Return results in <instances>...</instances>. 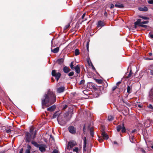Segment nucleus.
I'll return each instance as SVG.
<instances>
[{
  "label": "nucleus",
  "instance_id": "obj_1",
  "mask_svg": "<svg viewBox=\"0 0 153 153\" xmlns=\"http://www.w3.org/2000/svg\"><path fill=\"white\" fill-rule=\"evenodd\" d=\"M56 101V96L53 92L49 91L47 94H45L42 99V108L44 106L48 107Z\"/></svg>",
  "mask_w": 153,
  "mask_h": 153
},
{
  "label": "nucleus",
  "instance_id": "obj_2",
  "mask_svg": "<svg viewBox=\"0 0 153 153\" xmlns=\"http://www.w3.org/2000/svg\"><path fill=\"white\" fill-rule=\"evenodd\" d=\"M77 144L76 142L74 140L69 141L68 143L66 148L68 149H70Z\"/></svg>",
  "mask_w": 153,
  "mask_h": 153
},
{
  "label": "nucleus",
  "instance_id": "obj_3",
  "mask_svg": "<svg viewBox=\"0 0 153 153\" xmlns=\"http://www.w3.org/2000/svg\"><path fill=\"white\" fill-rule=\"evenodd\" d=\"M52 76H55V78L57 81H58L61 76V74L60 73H56V70H52Z\"/></svg>",
  "mask_w": 153,
  "mask_h": 153
},
{
  "label": "nucleus",
  "instance_id": "obj_4",
  "mask_svg": "<svg viewBox=\"0 0 153 153\" xmlns=\"http://www.w3.org/2000/svg\"><path fill=\"white\" fill-rule=\"evenodd\" d=\"M121 129L122 130L121 131L122 133L126 132V129L123 123L121 125H118L117 127V131L119 132Z\"/></svg>",
  "mask_w": 153,
  "mask_h": 153
},
{
  "label": "nucleus",
  "instance_id": "obj_5",
  "mask_svg": "<svg viewBox=\"0 0 153 153\" xmlns=\"http://www.w3.org/2000/svg\"><path fill=\"white\" fill-rule=\"evenodd\" d=\"M30 132L31 133L32 135H33V138L34 139L35 137V135L36 134V130H34V128L32 126L30 127Z\"/></svg>",
  "mask_w": 153,
  "mask_h": 153
},
{
  "label": "nucleus",
  "instance_id": "obj_6",
  "mask_svg": "<svg viewBox=\"0 0 153 153\" xmlns=\"http://www.w3.org/2000/svg\"><path fill=\"white\" fill-rule=\"evenodd\" d=\"M69 131L72 134H75L76 132L75 128L73 126L69 127L68 128Z\"/></svg>",
  "mask_w": 153,
  "mask_h": 153
},
{
  "label": "nucleus",
  "instance_id": "obj_7",
  "mask_svg": "<svg viewBox=\"0 0 153 153\" xmlns=\"http://www.w3.org/2000/svg\"><path fill=\"white\" fill-rule=\"evenodd\" d=\"M26 140L27 142H30L31 140V135L28 132H27L26 135Z\"/></svg>",
  "mask_w": 153,
  "mask_h": 153
},
{
  "label": "nucleus",
  "instance_id": "obj_8",
  "mask_svg": "<svg viewBox=\"0 0 153 153\" xmlns=\"http://www.w3.org/2000/svg\"><path fill=\"white\" fill-rule=\"evenodd\" d=\"M65 89L64 86H62L57 88V91L59 93H61L63 92Z\"/></svg>",
  "mask_w": 153,
  "mask_h": 153
},
{
  "label": "nucleus",
  "instance_id": "obj_9",
  "mask_svg": "<svg viewBox=\"0 0 153 153\" xmlns=\"http://www.w3.org/2000/svg\"><path fill=\"white\" fill-rule=\"evenodd\" d=\"M104 24L102 21H99L98 22L97 27H100V28H101L102 27L104 26Z\"/></svg>",
  "mask_w": 153,
  "mask_h": 153
},
{
  "label": "nucleus",
  "instance_id": "obj_10",
  "mask_svg": "<svg viewBox=\"0 0 153 153\" xmlns=\"http://www.w3.org/2000/svg\"><path fill=\"white\" fill-rule=\"evenodd\" d=\"M39 150L42 152H44L45 151V146L43 145H41L39 147Z\"/></svg>",
  "mask_w": 153,
  "mask_h": 153
},
{
  "label": "nucleus",
  "instance_id": "obj_11",
  "mask_svg": "<svg viewBox=\"0 0 153 153\" xmlns=\"http://www.w3.org/2000/svg\"><path fill=\"white\" fill-rule=\"evenodd\" d=\"M102 135L104 139L107 140L108 138V135L104 131L102 132Z\"/></svg>",
  "mask_w": 153,
  "mask_h": 153
},
{
  "label": "nucleus",
  "instance_id": "obj_12",
  "mask_svg": "<svg viewBox=\"0 0 153 153\" xmlns=\"http://www.w3.org/2000/svg\"><path fill=\"white\" fill-rule=\"evenodd\" d=\"M63 70L65 73H67L70 71V69L69 68L65 66L63 68Z\"/></svg>",
  "mask_w": 153,
  "mask_h": 153
},
{
  "label": "nucleus",
  "instance_id": "obj_13",
  "mask_svg": "<svg viewBox=\"0 0 153 153\" xmlns=\"http://www.w3.org/2000/svg\"><path fill=\"white\" fill-rule=\"evenodd\" d=\"M74 68L75 69L76 72V73L77 74H79L80 73V70L79 65H77Z\"/></svg>",
  "mask_w": 153,
  "mask_h": 153
},
{
  "label": "nucleus",
  "instance_id": "obj_14",
  "mask_svg": "<svg viewBox=\"0 0 153 153\" xmlns=\"http://www.w3.org/2000/svg\"><path fill=\"white\" fill-rule=\"evenodd\" d=\"M56 108V106L55 105H53L50 107L47 108V110L49 111H53Z\"/></svg>",
  "mask_w": 153,
  "mask_h": 153
},
{
  "label": "nucleus",
  "instance_id": "obj_15",
  "mask_svg": "<svg viewBox=\"0 0 153 153\" xmlns=\"http://www.w3.org/2000/svg\"><path fill=\"white\" fill-rule=\"evenodd\" d=\"M86 144H87L86 138V137H85L84 140V145H83V150H84V151H86L85 148L86 147Z\"/></svg>",
  "mask_w": 153,
  "mask_h": 153
},
{
  "label": "nucleus",
  "instance_id": "obj_16",
  "mask_svg": "<svg viewBox=\"0 0 153 153\" xmlns=\"http://www.w3.org/2000/svg\"><path fill=\"white\" fill-rule=\"evenodd\" d=\"M115 6L117 7L122 8L124 7L123 5L122 4L117 3L115 5Z\"/></svg>",
  "mask_w": 153,
  "mask_h": 153
},
{
  "label": "nucleus",
  "instance_id": "obj_17",
  "mask_svg": "<svg viewBox=\"0 0 153 153\" xmlns=\"http://www.w3.org/2000/svg\"><path fill=\"white\" fill-rule=\"evenodd\" d=\"M129 137L130 140L132 143H135V139L134 138V136H133V135H131V136H130Z\"/></svg>",
  "mask_w": 153,
  "mask_h": 153
},
{
  "label": "nucleus",
  "instance_id": "obj_18",
  "mask_svg": "<svg viewBox=\"0 0 153 153\" xmlns=\"http://www.w3.org/2000/svg\"><path fill=\"white\" fill-rule=\"evenodd\" d=\"M132 85L130 86H128L127 87V92L130 93L131 92Z\"/></svg>",
  "mask_w": 153,
  "mask_h": 153
},
{
  "label": "nucleus",
  "instance_id": "obj_19",
  "mask_svg": "<svg viewBox=\"0 0 153 153\" xmlns=\"http://www.w3.org/2000/svg\"><path fill=\"white\" fill-rule=\"evenodd\" d=\"M139 10L141 11H146L148 10V8L146 7H140L139 8Z\"/></svg>",
  "mask_w": 153,
  "mask_h": 153
},
{
  "label": "nucleus",
  "instance_id": "obj_20",
  "mask_svg": "<svg viewBox=\"0 0 153 153\" xmlns=\"http://www.w3.org/2000/svg\"><path fill=\"white\" fill-rule=\"evenodd\" d=\"M27 149L25 150V153H30V150L31 147L30 145H28L27 146Z\"/></svg>",
  "mask_w": 153,
  "mask_h": 153
},
{
  "label": "nucleus",
  "instance_id": "obj_21",
  "mask_svg": "<svg viewBox=\"0 0 153 153\" xmlns=\"http://www.w3.org/2000/svg\"><path fill=\"white\" fill-rule=\"evenodd\" d=\"M64 59L63 58H61L60 59H58L57 61V62L59 64H62L64 62Z\"/></svg>",
  "mask_w": 153,
  "mask_h": 153
},
{
  "label": "nucleus",
  "instance_id": "obj_22",
  "mask_svg": "<svg viewBox=\"0 0 153 153\" xmlns=\"http://www.w3.org/2000/svg\"><path fill=\"white\" fill-rule=\"evenodd\" d=\"M141 19H138L137 20V21L134 23L135 26H136L139 25L140 26V23L141 22Z\"/></svg>",
  "mask_w": 153,
  "mask_h": 153
},
{
  "label": "nucleus",
  "instance_id": "obj_23",
  "mask_svg": "<svg viewBox=\"0 0 153 153\" xmlns=\"http://www.w3.org/2000/svg\"><path fill=\"white\" fill-rule=\"evenodd\" d=\"M59 48L58 47H57L54 49L52 50V51L54 53H56L59 51Z\"/></svg>",
  "mask_w": 153,
  "mask_h": 153
},
{
  "label": "nucleus",
  "instance_id": "obj_24",
  "mask_svg": "<svg viewBox=\"0 0 153 153\" xmlns=\"http://www.w3.org/2000/svg\"><path fill=\"white\" fill-rule=\"evenodd\" d=\"M149 97L151 99H153V90L151 91L149 93Z\"/></svg>",
  "mask_w": 153,
  "mask_h": 153
},
{
  "label": "nucleus",
  "instance_id": "obj_25",
  "mask_svg": "<svg viewBox=\"0 0 153 153\" xmlns=\"http://www.w3.org/2000/svg\"><path fill=\"white\" fill-rule=\"evenodd\" d=\"M74 53L75 55L76 56L79 55V49H76L75 50Z\"/></svg>",
  "mask_w": 153,
  "mask_h": 153
},
{
  "label": "nucleus",
  "instance_id": "obj_26",
  "mask_svg": "<svg viewBox=\"0 0 153 153\" xmlns=\"http://www.w3.org/2000/svg\"><path fill=\"white\" fill-rule=\"evenodd\" d=\"M73 151L78 153L79 152V148L76 147L74 148L73 149Z\"/></svg>",
  "mask_w": 153,
  "mask_h": 153
},
{
  "label": "nucleus",
  "instance_id": "obj_27",
  "mask_svg": "<svg viewBox=\"0 0 153 153\" xmlns=\"http://www.w3.org/2000/svg\"><path fill=\"white\" fill-rule=\"evenodd\" d=\"M31 143L33 144L36 147H39V145L36 142L34 141H32L31 142Z\"/></svg>",
  "mask_w": 153,
  "mask_h": 153
},
{
  "label": "nucleus",
  "instance_id": "obj_28",
  "mask_svg": "<svg viewBox=\"0 0 153 153\" xmlns=\"http://www.w3.org/2000/svg\"><path fill=\"white\" fill-rule=\"evenodd\" d=\"M132 73L131 72V71L129 72V73L128 74V76L126 77V78H131V75Z\"/></svg>",
  "mask_w": 153,
  "mask_h": 153
},
{
  "label": "nucleus",
  "instance_id": "obj_29",
  "mask_svg": "<svg viewBox=\"0 0 153 153\" xmlns=\"http://www.w3.org/2000/svg\"><path fill=\"white\" fill-rule=\"evenodd\" d=\"M96 82L99 84H102V81L101 79H96Z\"/></svg>",
  "mask_w": 153,
  "mask_h": 153
},
{
  "label": "nucleus",
  "instance_id": "obj_30",
  "mask_svg": "<svg viewBox=\"0 0 153 153\" xmlns=\"http://www.w3.org/2000/svg\"><path fill=\"white\" fill-rule=\"evenodd\" d=\"M108 120L109 121H111L113 120V117L112 116H109L108 117Z\"/></svg>",
  "mask_w": 153,
  "mask_h": 153
},
{
  "label": "nucleus",
  "instance_id": "obj_31",
  "mask_svg": "<svg viewBox=\"0 0 153 153\" xmlns=\"http://www.w3.org/2000/svg\"><path fill=\"white\" fill-rule=\"evenodd\" d=\"M90 40H88V41L87 42V44L86 45V47L87 48V49L88 51V48H89V42Z\"/></svg>",
  "mask_w": 153,
  "mask_h": 153
},
{
  "label": "nucleus",
  "instance_id": "obj_32",
  "mask_svg": "<svg viewBox=\"0 0 153 153\" xmlns=\"http://www.w3.org/2000/svg\"><path fill=\"white\" fill-rule=\"evenodd\" d=\"M70 26V24L69 23L67 25H66L64 27V29L66 30V29H68L69 27Z\"/></svg>",
  "mask_w": 153,
  "mask_h": 153
},
{
  "label": "nucleus",
  "instance_id": "obj_33",
  "mask_svg": "<svg viewBox=\"0 0 153 153\" xmlns=\"http://www.w3.org/2000/svg\"><path fill=\"white\" fill-rule=\"evenodd\" d=\"M140 17L144 19L145 20H147L149 19V18L148 17H146V16H140Z\"/></svg>",
  "mask_w": 153,
  "mask_h": 153
},
{
  "label": "nucleus",
  "instance_id": "obj_34",
  "mask_svg": "<svg viewBox=\"0 0 153 153\" xmlns=\"http://www.w3.org/2000/svg\"><path fill=\"white\" fill-rule=\"evenodd\" d=\"M90 134L91 136L93 137L94 135V132L93 131V128H91L90 129Z\"/></svg>",
  "mask_w": 153,
  "mask_h": 153
},
{
  "label": "nucleus",
  "instance_id": "obj_35",
  "mask_svg": "<svg viewBox=\"0 0 153 153\" xmlns=\"http://www.w3.org/2000/svg\"><path fill=\"white\" fill-rule=\"evenodd\" d=\"M6 132L7 133L10 134L11 133V130H10V129H8V128L7 129H6Z\"/></svg>",
  "mask_w": 153,
  "mask_h": 153
},
{
  "label": "nucleus",
  "instance_id": "obj_36",
  "mask_svg": "<svg viewBox=\"0 0 153 153\" xmlns=\"http://www.w3.org/2000/svg\"><path fill=\"white\" fill-rule=\"evenodd\" d=\"M70 66V67L71 68V69L73 70V68H74L73 67L74 65H73V62H71Z\"/></svg>",
  "mask_w": 153,
  "mask_h": 153
},
{
  "label": "nucleus",
  "instance_id": "obj_37",
  "mask_svg": "<svg viewBox=\"0 0 153 153\" xmlns=\"http://www.w3.org/2000/svg\"><path fill=\"white\" fill-rule=\"evenodd\" d=\"M74 74V72L73 71H72L70 72L69 73L68 75L69 76H73Z\"/></svg>",
  "mask_w": 153,
  "mask_h": 153
},
{
  "label": "nucleus",
  "instance_id": "obj_38",
  "mask_svg": "<svg viewBox=\"0 0 153 153\" xmlns=\"http://www.w3.org/2000/svg\"><path fill=\"white\" fill-rule=\"evenodd\" d=\"M148 22H149L148 21L142 22H141V23H140V24L143 25V24H147L148 23Z\"/></svg>",
  "mask_w": 153,
  "mask_h": 153
},
{
  "label": "nucleus",
  "instance_id": "obj_39",
  "mask_svg": "<svg viewBox=\"0 0 153 153\" xmlns=\"http://www.w3.org/2000/svg\"><path fill=\"white\" fill-rule=\"evenodd\" d=\"M148 2L149 4H153V0H149L148 1Z\"/></svg>",
  "mask_w": 153,
  "mask_h": 153
},
{
  "label": "nucleus",
  "instance_id": "obj_40",
  "mask_svg": "<svg viewBox=\"0 0 153 153\" xmlns=\"http://www.w3.org/2000/svg\"><path fill=\"white\" fill-rule=\"evenodd\" d=\"M137 130L136 129H134L131 132H130V133L131 135H132V133H134Z\"/></svg>",
  "mask_w": 153,
  "mask_h": 153
},
{
  "label": "nucleus",
  "instance_id": "obj_41",
  "mask_svg": "<svg viewBox=\"0 0 153 153\" xmlns=\"http://www.w3.org/2000/svg\"><path fill=\"white\" fill-rule=\"evenodd\" d=\"M91 63V66L92 68L94 70H95V68H94V67L92 63L91 62H90Z\"/></svg>",
  "mask_w": 153,
  "mask_h": 153
},
{
  "label": "nucleus",
  "instance_id": "obj_42",
  "mask_svg": "<svg viewBox=\"0 0 153 153\" xmlns=\"http://www.w3.org/2000/svg\"><path fill=\"white\" fill-rule=\"evenodd\" d=\"M85 82V81L84 80H82L80 82V84H83Z\"/></svg>",
  "mask_w": 153,
  "mask_h": 153
},
{
  "label": "nucleus",
  "instance_id": "obj_43",
  "mask_svg": "<svg viewBox=\"0 0 153 153\" xmlns=\"http://www.w3.org/2000/svg\"><path fill=\"white\" fill-rule=\"evenodd\" d=\"M149 37H150L151 38H153V34H152L151 33H150L149 34Z\"/></svg>",
  "mask_w": 153,
  "mask_h": 153
},
{
  "label": "nucleus",
  "instance_id": "obj_44",
  "mask_svg": "<svg viewBox=\"0 0 153 153\" xmlns=\"http://www.w3.org/2000/svg\"><path fill=\"white\" fill-rule=\"evenodd\" d=\"M140 151L143 153H146L145 151L142 148L140 149Z\"/></svg>",
  "mask_w": 153,
  "mask_h": 153
},
{
  "label": "nucleus",
  "instance_id": "obj_45",
  "mask_svg": "<svg viewBox=\"0 0 153 153\" xmlns=\"http://www.w3.org/2000/svg\"><path fill=\"white\" fill-rule=\"evenodd\" d=\"M140 26H141L144 27H147V25H143L142 24H140Z\"/></svg>",
  "mask_w": 153,
  "mask_h": 153
},
{
  "label": "nucleus",
  "instance_id": "obj_46",
  "mask_svg": "<svg viewBox=\"0 0 153 153\" xmlns=\"http://www.w3.org/2000/svg\"><path fill=\"white\" fill-rule=\"evenodd\" d=\"M117 88V86H114L112 88V91H114Z\"/></svg>",
  "mask_w": 153,
  "mask_h": 153
},
{
  "label": "nucleus",
  "instance_id": "obj_47",
  "mask_svg": "<svg viewBox=\"0 0 153 153\" xmlns=\"http://www.w3.org/2000/svg\"><path fill=\"white\" fill-rule=\"evenodd\" d=\"M53 153H58V151L56 149H55L53 151Z\"/></svg>",
  "mask_w": 153,
  "mask_h": 153
},
{
  "label": "nucleus",
  "instance_id": "obj_48",
  "mask_svg": "<svg viewBox=\"0 0 153 153\" xmlns=\"http://www.w3.org/2000/svg\"><path fill=\"white\" fill-rule=\"evenodd\" d=\"M114 7V5L113 4H111L110 8L111 9L113 8Z\"/></svg>",
  "mask_w": 153,
  "mask_h": 153
},
{
  "label": "nucleus",
  "instance_id": "obj_49",
  "mask_svg": "<svg viewBox=\"0 0 153 153\" xmlns=\"http://www.w3.org/2000/svg\"><path fill=\"white\" fill-rule=\"evenodd\" d=\"M85 15H86V13H84L83 14V15H82V19H83L84 18L85 16Z\"/></svg>",
  "mask_w": 153,
  "mask_h": 153
},
{
  "label": "nucleus",
  "instance_id": "obj_50",
  "mask_svg": "<svg viewBox=\"0 0 153 153\" xmlns=\"http://www.w3.org/2000/svg\"><path fill=\"white\" fill-rule=\"evenodd\" d=\"M148 107L149 108L153 109V107L152 105L150 104L148 106Z\"/></svg>",
  "mask_w": 153,
  "mask_h": 153
},
{
  "label": "nucleus",
  "instance_id": "obj_51",
  "mask_svg": "<svg viewBox=\"0 0 153 153\" xmlns=\"http://www.w3.org/2000/svg\"><path fill=\"white\" fill-rule=\"evenodd\" d=\"M87 61L88 62V65H91V63L90 62H91V61H90V60H87Z\"/></svg>",
  "mask_w": 153,
  "mask_h": 153
},
{
  "label": "nucleus",
  "instance_id": "obj_52",
  "mask_svg": "<svg viewBox=\"0 0 153 153\" xmlns=\"http://www.w3.org/2000/svg\"><path fill=\"white\" fill-rule=\"evenodd\" d=\"M150 74L151 75L153 76V70H151L150 71Z\"/></svg>",
  "mask_w": 153,
  "mask_h": 153
},
{
  "label": "nucleus",
  "instance_id": "obj_53",
  "mask_svg": "<svg viewBox=\"0 0 153 153\" xmlns=\"http://www.w3.org/2000/svg\"><path fill=\"white\" fill-rule=\"evenodd\" d=\"M23 151V149L22 148L20 150L19 153H22Z\"/></svg>",
  "mask_w": 153,
  "mask_h": 153
},
{
  "label": "nucleus",
  "instance_id": "obj_54",
  "mask_svg": "<svg viewBox=\"0 0 153 153\" xmlns=\"http://www.w3.org/2000/svg\"><path fill=\"white\" fill-rule=\"evenodd\" d=\"M68 107V106L67 105H65L63 109H65L67 107Z\"/></svg>",
  "mask_w": 153,
  "mask_h": 153
},
{
  "label": "nucleus",
  "instance_id": "obj_55",
  "mask_svg": "<svg viewBox=\"0 0 153 153\" xmlns=\"http://www.w3.org/2000/svg\"><path fill=\"white\" fill-rule=\"evenodd\" d=\"M99 141L101 142L103 141V139H100L99 140Z\"/></svg>",
  "mask_w": 153,
  "mask_h": 153
},
{
  "label": "nucleus",
  "instance_id": "obj_56",
  "mask_svg": "<svg viewBox=\"0 0 153 153\" xmlns=\"http://www.w3.org/2000/svg\"><path fill=\"white\" fill-rule=\"evenodd\" d=\"M120 83H121V82H117V85H119V84H120Z\"/></svg>",
  "mask_w": 153,
  "mask_h": 153
},
{
  "label": "nucleus",
  "instance_id": "obj_57",
  "mask_svg": "<svg viewBox=\"0 0 153 153\" xmlns=\"http://www.w3.org/2000/svg\"><path fill=\"white\" fill-rule=\"evenodd\" d=\"M50 137L51 138H52L53 140H54V138H53V137L52 136V135H50Z\"/></svg>",
  "mask_w": 153,
  "mask_h": 153
},
{
  "label": "nucleus",
  "instance_id": "obj_58",
  "mask_svg": "<svg viewBox=\"0 0 153 153\" xmlns=\"http://www.w3.org/2000/svg\"><path fill=\"white\" fill-rule=\"evenodd\" d=\"M138 107H139V108H141V107H142L141 105H138Z\"/></svg>",
  "mask_w": 153,
  "mask_h": 153
},
{
  "label": "nucleus",
  "instance_id": "obj_59",
  "mask_svg": "<svg viewBox=\"0 0 153 153\" xmlns=\"http://www.w3.org/2000/svg\"><path fill=\"white\" fill-rule=\"evenodd\" d=\"M149 54L150 56H152V53H149Z\"/></svg>",
  "mask_w": 153,
  "mask_h": 153
},
{
  "label": "nucleus",
  "instance_id": "obj_60",
  "mask_svg": "<svg viewBox=\"0 0 153 153\" xmlns=\"http://www.w3.org/2000/svg\"><path fill=\"white\" fill-rule=\"evenodd\" d=\"M151 147L153 149V144L152 145V146H151Z\"/></svg>",
  "mask_w": 153,
  "mask_h": 153
},
{
  "label": "nucleus",
  "instance_id": "obj_61",
  "mask_svg": "<svg viewBox=\"0 0 153 153\" xmlns=\"http://www.w3.org/2000/svg\"><path fill=\"white\" fill-rule=\"evenodd\" d=\"M114 144H117V143L116 141H114Z\"/></svg>",
  "mask_w": 153,
  "mask_h": 153
},
{
  "label": "nucleus",
  "instance_id": "obj_62",
  "mask_svg": "<svg viewBox=\"0 0 153 153\" xmlns=\"http://www.w3.org/2000/svg\"><path fill=\"white\" fill-rule=\"evenodd\" d=\"M69 153H73L72 152H70Z\"/></svg>",
  "mask_w": 153,
  "mask_h": 153
}]
</instances>
